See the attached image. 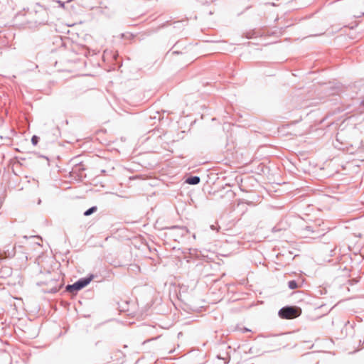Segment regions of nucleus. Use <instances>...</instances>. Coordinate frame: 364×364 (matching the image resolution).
Wrapping results in <instances>:
<instances>
[{"mask_svg":"<svg viewBox=\"0 0 364 364\" xmlns=\"http://www.w3.org/2000/svg\"><path fill=\"white\" fill-rule=\"evenodd\" d=\"M178 45H179V42H177V43L174 45V46H173V47H178Z\"/></svg>","mask_w":364,"mask_h":364,"instance_id":"412c9836","label":"nucleus"},{"mask_svg":"<svg viewBox=\"0 0 364 364\" xmlns=\"http://www.w3.org/2000/svg\"><path fill=\"white\" fill-rule=\"evenodd\" d=\"M57 2L59 4V5H60V6L61 8H64V7H65V2L61 1H59V0H58V1H57Z\"/></svg>","mask_w":364,"mask_h":364,"instance_id":"2eb2a0df","label":"nucleus"},{"mask_svg":"<svg viewBox=\"0 0 364 364\" xmlns=\"http://www.w3.org/2000/svg\"><path fill=\"white\" fill-rule=\"evenodd\" d=\"M301 314V308L296 306H285L278 311V315L283 319H292L299 316Z\"/></svg>","mask_w":364,"mask_h":364,"instance_id":"f03ea898","label":"nucleus"},{"mask_svg":"<svg viewBox=\"0 0 364 364\" xmlns=\"http://www.w3.org/2000/svg\"><path fill=\"white\" fill-rule=\"evenodd\" d=\"M39 140H40V138L38 136H36V135H33L31 137V143L34 146L37 145V144L38 143Z\"/></svg>","mask_w":364,"mask_h":364,"instance_id":"9d476101","label":"nucleus"},{"mask_svg":"<svg viewBox=\"0 0 364 364\" xmlns=\"http://www.w3.org/2000/svg\"><path fill=\"white\" fill-rule=\"evenodd\" d=\"M227 194L231 197H233L235 196V193H233L232 191L231 190H229L227 191Z\"/></svg>","mask_w":364,"mask_h":364,"instance_id":"4468645a","label":"nucleus"},{"mask_svg":"<svg viewBox=\"0 0 364 364\" xmlns=\"http://www.w3.org/2000/svg\"><path fill=\"white\" fill-rule=\"evenodd\" d=\"M210 228H211L213 230H216L215 226V225H212L210 226Z\"/></svg>","mask_w":364,"mask_h":364,"instance_id":"6ab92c4d","label":"nucleus"},{"mask_svg":"<svg viewBox=\"0 0 364 364\" xmlns=\"http://www.w3.org/2000/svg\"><path fill=\"white\" fill-rule=\"evenodd\" d=\"M36 18H35V23L36 24H46L48 21V11L41 6L39 4H36Z\"/></svg>","mask_w":364,"mask_h":364,"instance_id":"7ed1b4c3","label":"nucleus"},{"mask_svg":"<svg viewBox=\"0 0 364 364\" xmlns=\"http://www.w3.org/2000/svg\"><path fill=\"white\" fill-rule=\"evenodd\" d=\"M364 15V12H362L360 15L355 16V17H360Z\"/></svg>","mask_w":364,"mask_h":364,"instance_id":"aec40b11","label":"nucleus"},{"mask_svg":"<svg viewBox=\"0 0 364 364\" xmlns=\"http://www.w3.org/2000/svg\"><path fill=\"white\" fill-rule=\"evenodd\" d=\"M185 182L190 185H197L200 182V178L198 176H190L186 178Z\"/></svg>","mask_w":364,"mask_h":364,"instance_id":"39448f33","label":"nucleus"},{"mask_svg":"<svg viewBox=\"0 0 364 364\" xmlns=\"http://www.w3.org/2000/svg\"><path fill=\"white\" fill-rule=\"evenodd\" d=\"M247 331H250V330L248 329L247 328H244L243 332H247Z\"/></svg>","mask_w":364,"mask_h":364,"instance_id":"a211bd4d","label":"nucleus"},{"mask_svg":"<svg viewBox=\"0 0 364 364\" xmlns=\"http://www.w3.org/2000/svg\"><path fill=\"white\" fill-rule=\"evenodd\" d=\"M94 277V274H89L87 277L80 278L73 284H68L65 287V290L72 294H75L80 290L87 287Z\"/></svg>","mask_w":364,"mask_h":364,"instance_id":"f257e3e1","label":"nucleus"},{"mask_svg":"<svg viewBox=\"0 0 364 364\" xmlns=\"http://www.w3.org/2000/svg\"><path fill=\"white\" fill-rule=\"evenodd\" d=\"M166 229L170 231V234L172 237H174V240H177L176 237H184L188 232L187 228L184 226L173 225L171 227L166 228Z\"/></svg>","mask_w":364,"mask_h":364,"instance_id":"20e7f679","label":"nucleus"},{"mask_svg":"<svg viewBox=\"0 0 364 364\" xmlns=\"http://www.w3.org/2000/svg\"><path fill=\"white\" fill-rule=\"evenodd\" d=\"M178 53H181V52H179V51H178V50H173V51L172 52V54H178Z\"/></svg>","mask_w":364,"mask_h":364,"instance_id":"f3484780","label":"nucleus"},{"mask_svg":"<svg viewBox=\"0 0 364 364\" xmlns=\"http://www.w3.org/2000/svg\"><path fill=\"white\" fill-rule=\"evenodd\" d=\"M61 287H62V284H60L58 285L51 287L50 289L47 290V292L50 293V294H55L59 291V289H60Z\"/></svg>","mask_w":364,"mask_h":364,"instance_id":"1a4fd4ad","label":"nucleus"},{"mask_svg":"<svg viewBox=\"0 0 364 364\" xmlns=\"http://www.w3.org/2000/svg\"><path fill=\"white\" fill-rule=\"evenodd\" d=\"M85 170V166L81 163L76 164L73 168V172L78 175L81 174Z\"/></svg>","mask_w":364,"mask_h":364,"instance_id":"423d86ee","label":"nucleus"},{"mask_svg":"<svg viewBox=\"0 0 364 364\" xmlns=\"http://www.w3.org/2000/svg\"><path fill=\"white\" fill-rule=\"evenodd\" d=\"M97 206H92L90 208H88L87 210H86L84 212L83 215L85 216H90L92 214H93L94 213H95L97 211Z\"/></svg>","mask_w":364,"mask_h":364,"instance_id":"0eeeda50","label":"nucleus"},{"mask_svg":"<svg viewBox=\"0 0 364 364\" xmlns=\"http://www.w3.org/2000/svg\"><path fill=\"white\" fill-rule=\"evenodd\" d=\"M305 230L306 231H308V232H310L311 233H314V230H313L312 227L311 226H306L305 228Z\"/></svg>","mask_w":364,"mask_h":364,"instance_id":"ddd939ff","label":"nucleus"},{"mask_svg":"<svg viewBox=\"0 0 364 364\" xmlns=\"http://www.w3.org/2000/svg\"><path fill=\"white\" fill-rule=\"evenodd\" d=\"M6 273H7L8 274H10L11 273V269L6 267Z\"/></svg>","mask_w":364,"mask_h":364,"instance_id":"dca6fc26","label":"nucleus"},{"mask_svg":"<svg viewBox=\"0 0 364 364\" xmlns=\"http://www.w3.org/2000/svg\"><path fill=\"white\" fill-rule=\"evenodd\" d=\"M299 284L296 280H290L288 282V287L290 289H296L299 287Z\"/></svg>","mask_w":364,"mask_h":364,"instance_id":"6e6552de","label":"nucleus"},{"mask_svg":"<svg viewBox=\"0 0 364 364\" xmlns=\"http://www.w3.org/2000/svg\"><path fill=\"white\" fill-rule=\"evenodd\" d=\"M242 203H246V204L250 205L252 203L250 202V201H246L244 199H239L238 202H237V205H240V204H242Z\"/></svg>","mask_w":364,"mask_h":364,"instance_id":"9b49d317","label":"nucleus"},{"mask_svg":"<svg viewBox=\"0 0 364 364\" xmlns=\"http://www.w3.org/2000/svg\"><path fill=\"white\" fill-rule=\"evenodd\" d=\"M311 355H312L311 353H308V354L305 355L304 356H303L302 360L307 361V360H311Z\"/></svg>","mask_w":364,"mask_h":364,"instance_id":"f8f14e48","label":"nucleus"}]
</instances>
